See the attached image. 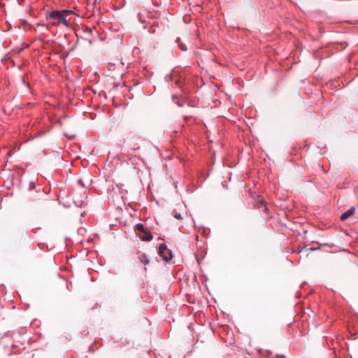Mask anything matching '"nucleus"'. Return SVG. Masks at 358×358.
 <instances>
[{
    "label": "nucleus",
    "mask_w": 358,
    "mask_h": 358,
    "mask_svg": "<svg viewBox=\"0 0 358 358\" xmlns=\"http://www.w3.org/2000/svg\"><path fill=\"white\" fill-rule=\"evenodd\" d=\"M71 13L72 11L69 10H53L46 14L45 19L52 26H59L62 24L69 27V22L66 20V16Z\"/></svg>",
    "instance_id": "f257e3e1"
},
{
    "label": "nucleus",
    "mask_w": 358,
    "mask_h": 358,
    "mask_svg": "<svg viewBox=\"0 0 358 358\" xmlns=\"http://www.w3.org/2000/svg\"><path fill=\"white\" fill-rule=\"evenodd\" d=\"M158 254L164 261L168 262L173 257L172 251L168 249L165 243H161L159 246Z\"/></svg>",
    "instance_id": "f03ea898"
},
{
    "label": "nucleus",
    "mask_w": 358,
    "mask_h": 358,
    "mask_svg": "<svg viewBox=\"0 0 358 358\" xmlns=\"http://www.w3.org/2000/svg\"><path fill=\"white\" fill-rule=\"evenodd\" d=\"M140 238L143 241H150L153 238V236L150 231L145 229V230L140 234Z\"/></svg>",
    "instance_id": "7ed1b4c3"
},
{
    "label": "nucleus",
    "mask_w": 358,
    "mask_h": 358,
    "mask_svg": "<svg viewBox=\"0 0 358 358\" xmlns=\"http://www.w3.org/2000/svg\"><path fill=\"white\" fill-rule=\"evenodd\" d=\"M355 213V208L352 207L341 215V220L344 221L351 217Z\"/></svg>",
    "instance_id": "20e7f679"
},
{
    "label": "nucleus",
    "mask_w": 358,
    "mask_h": 358,
    "mask_svg": "<svg viewBox=\"0 0 358 358\" xmlns=\"http://www.w3.org/2000/svg\"><path fill=\"white\" fill-rule=\"evenodd\" d=\"M266 201H264L263 200H259L257 202V208L259 209L262 208V210L264 211V213L267 214L268 209L266 207Z\"/></svg>",
    "instance_id": "39448f33"
},
{
    "label": "nucleus",
    "mask_w": 358,
    "mask_h": 358,
    "mask_svg": "<svg viewBox=\"0 0 358 358\" xmlns=\"http://www.w3.org/2000/svg\"><path fill=\"white\" fill-rule=\"evenodd\" d=\"M138 258H139L141 262L144 264H148L150 262L148 257L145 254H141L139 255Z\"/></svg>",
    "instance_id": "423d86ee"
},
{
    "label": "nucleus",
    "mask_w": 358,
    "mask_h": 358,
    "mask_svg": "<svg viewBox=\"0 0 358 358\" xmlns=\"http://www.w3.org/2000/svg\"><path fill=\"white\" fill-rule=\"evenodd\" d=\"M135 228L136 230L140 234L143 233L145 230V227L142 224H136Z\"/></svg>",
    "instance_id": "0eeeda50"
},
{
    "label": "nucleus",
    "mask_w": 358,
    "mask_h": 358,
    "mask_svg": "<svg viewBox=\"0 0 358 358\" xmlns=\"http://www.w3.org/2000/svg\"><path fill=\"white\" fill-rule=\"evenodd\" d=\"M135 228L136 230L140 234L143 233L145 230V227L142 224H136Z\"/></svg>",
    "instance_id": "6e6552de"
},
{
    "label": "nucleus",
    "mask_w": 358,
    "mask_h": 358,
    "mask_svg": "<svg viewBox=\"0 0 358 358\" xmlns=\"http://www.w3.org/2000/svg\"><path fill=\"white\" fill-rule=\"evenodd\" d=\"M83 33L86 37H90L92 34V30L90 28L86 27L83 29Z\"/></svg>",
    "instance_id": "1a4fd4ad"
},
{
    "label": "nucleus",
    "mask_w": 358,
    "mask_h": 358,
    "mask_svg": "<svg viewBox=\"0 0 358 358\" xmlns=\"http://www.w3.org/2000/svg\"><path fill=\"white\" fill-rule=\"evenodd\" d=\"M138 18L139 22L142 24L146 23V20L143 17V15L141 13H138Z\"/></svg>",
    "instance_id": "9d476101"
},
{
    "label": "nucleus",
    "mask_w": 358,
    "mask_h": 358,
    "mask_svg": "<svg viewBox=\"0 0 358 358\" xmlns=\"http://www.w3.org/2000/svg\"><path fill=\"white\" fill-rule=\"evenodd\" d=\"M148 32L150 34H155L156 33V26L155 24H152L150 27L148 29Z\"/></svg>",
    "instance_id": "9b49d317"
},
{
    "label": "nucleus",
    "mask_w": 358,
    "mask_h": 358,
    "mask_svg": "<svg viewBox=\"0 0 358 358\" xmlns=\"http://www.w3.org/2000/svg\"><path fill=\"white\" fill-rule=\"evenodd\" d=\"M173 216H174V217H175L176 219H178V220H180V219H182V217L181 214H180V213H176L173 215Z\"/></svg>",
    "instance_id": "f8f14e48"
},
{
    "label": "nucleus",
    "mask_w": 358,
    "mask_h": 358,
    "mask_svg": "<svg viewBox=\"0 0 358 358\" xmlns=\"http://www.w3.org/2000/svg\"><path fill=\"white\" fill-rule=\"evenodd\" d=\"M179 47L182 51H186L187 50V47L182 44H179Z\"/></svg>",
    "instance_id": "ddd939ff"
},
{
    "label": "nucleus",
    "mask_w": 358,
    "mask_h": 358,
    "mask_svg": "<svg viewBox=\"0 0 358 358\" xmlns=\"http://www.w3.org/2000/svg\"><path fill=\"white\" fill-rule=\"evenodd\" d=\"M78 183L80 184V185L84 186V184L81 180H78Z\"/></svg>",
    "instance_id": "4468645a"
}]
</instances>
